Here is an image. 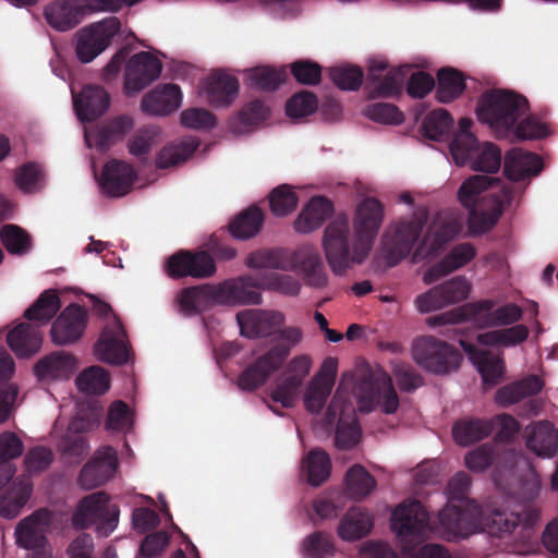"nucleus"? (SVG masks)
<instances>
[{
	"mask_svg": "<svg viewBox=\"0 0 558 558\" xmlns=\"http://www.w3.org/2000/svg\"><path fill=\"white\" fill-rule=\"evenodd\" d=\"M383 218V204L374 197H367L356 208L352 242L350 241L351 231L348 217L339 215L327 226L322 245L328 265L335 275H345L355 264L364 262L381 226Z\"/></svg>",
	"mask_w": 558,
	"mask_h": 558,
	"instance_id": "1",
	"label": "nucleus"
},
{
	"mask_svg": "<svg viewBox=\"0 0 558 558\" xmlns=\"http://www.w3.org/2000/svg\"><path fill=\"white\" fill-rule=\"evenodd\" d=\"M391 527L397 534L403 554L410 558H451L449 550L440 544L416 546L428 538L432 527L429 515L421 501L403 502L396 508Z\"/></svg>",
	"mask_w": 558,
	"mask_h": 558,
	"instance_id": "2",
	"label": "nucleus"
},
{
	"mask_svg": "<svg viewBox=\"0 0 558 558\" xmlns=\"http://www.w3.org/2000/svg\"><path fill=\"white\" fill-rule=\"evenodd\" d=\"M529 109L524 96L506 89H490L482 95L476 113L478 120L487 124L498 137H507Z\"/></svg>",
	"mask_w": 558,
	"mask_h": 558,
	"instance_id": "3",
	"label": "nucleus"
},
{
	"mask_svg": "<svg viewBox=\"0 0 558 558\" xmlns=\"http://www.w3.org/2000/svg\"><path fill=\"white\" fill-rule=\"evenodd\" d=\"M522 318V310L514 303H506L496 307V301L485 299L470 302L462 306L460 312L450 311L432 316L427 324L432 327L470 320L478 328H493L517 324Z\"/></svg>",
	"mask_w": 558,
	"mask_h": 558,
	"instance_id": "4",
	"label": "nucleus"
},
{
	"mask_svg": "<svg viewBox=\"0 0 558 558\" xmlns=\"http://www.w3.org/2000/svg\"><path fill=\"white\" fill-rule=\"evenodd\" d=\"M278 339L280 343L272 345L240 374L238 386L241 390L253 391L263 386L282 366L291 349L302 341L303 332L299 327H284L278 331Z\"/></svg>",
	"mask_w": 558,
	"mask_h": 558,
	"instance_id": "5",
	"label": "nucleus"
},
{
	"mask_svg": "<svg viewBox=\"0 0 558 558\" xmlns=\"http://www.w3.org/2000/svg\"><path fill=\"white\" fill-rule=\"evenodd\" d=\"M99 417L100 410L94 404L78 408L66 430L57 441V450L64 463L78 464L88 456L89 444L86 433L98 426Z\"/></svg>",
	"mask_w": 558,
	"mask_h": 558,
	"instance_id": "6",
	"label": "nucleus"
},
{
	"mask_svg": "<svg viewBox=\"0 0 558 558\" xmlns=\"http://www.w3.org/2000/svg\"><path fill=\"white\" fill-rule=\"evenodd\" d=\"M119 514V506L110 502L107 493L95 492L78 501L71 521L76 530L95 526L98 536L107 537L117 529Z\"/></svg>",
	"mask_w": 558,
	"mask_h": 558,
	"instance_id": "7",
	"label": "nucleus"
},
{
	"mask_svg": "<svg viewBox=\"0 0 558 558\" xmlns=\"http://www.w3.org/2000/svg\"><path fill=\"white\" fill-rule=\"evenodd\" d=\"M520 510L496 509L483 519L486 533L493 537L511 536L514 542L526 544L534 536V525L538 520V511L530 504L520 505Z\"/></svg>",
	"mask_w": 558,
	"mask_h": 558,
	"instance_id": "8",
	"label": "nucleus"
},
{
	"mask_svg": "<svg viewBox=\"0 0 558 558\" xmlns=\"http://www.w3.org/2000/svg\"><path fill=\"white\" fill-rule=\"evenodd\" d=\"M412 354L414 361L422 368L437 375L458 368L462 359L456 348L434 336L416 339L413 343Z\"/></svg>",
	"mask_w": 558,
	"mask_h": 558,
	"instance_id": "9",
	"label": "nucleus"
},
{
	"mask_svg": "<svg viewBox=\"0 0 558 558\" xmlns=\"http://www.w3.org/2000/svg\"><path fill=\"white\" fill-rule=\"evenodd\" d=\"M426 220V215L413 216L396 222L386 231L383 242L390 266L397 265L410 255L421 238Z\"/></svg>",
	"mask_w": 558,
	"mask_h": 558,
	"instance_id": "10",
	"label": "nucleus"
},
{
	"mask_svg": "<svg viewBox=\"0 0 558 558\" xmlns=\"http://www.w3.org/2000/svg\"><path fill=\"white\" fill-rule=\"evenodd\" d=\"M357 389L362 412L369 413L380 407L386 414H393L399 408V397L391 377L386 373L362 379Z\"/></svg>",
	"mask_w": 558,
	"mask_h": 558,
	"instance_id": "11",
	"label": "nucleus"
},
{
	"mask_svg": "<svg viewBox=\"0 0 558 558\" xmlns=\"http://www.w3.org/2000/svg\"><path fill=\"white\" fill-rule=\"evenodd\" d=\"M120 28V20L116 16H110L82 28L78 33L75 49L78 60L83 63L93 61L110 45Z\"/></svg>",
	"mask_w": 558,
	"mask_h": 558,
	"instance_id": "12",
	"label": "nucleus"
},
{
	"mask_svg": "<svg viewBox=\"0 0 558 558\" xmlns=\"http://www.w3.org/2000/svg\"><path fill=\"white\" fill-rule=\"evenodd\" d=\"M217 290L219 305H259L263 302L260 274L227 279L217 284Z\"/></svg>",
	"mask_w": 558,
	"mask_h": 558,
	"instance_id": "13",
	"label": "nucleus"
},
{
	"mask_svg": "<svg viewBox=\"0 0 558 558\" xmlns=\"http://www.w3.org/2000/svg\"><path fill=\"white\" fill-rule=\"evenodd\" d=\"M165 268L172 279L208 278L216 271L214 258L205 251L180 250L167 258Z\"/></svg>",
	"mask_w": 558,
	"mask_h": 558,
	"instance_id": "14",
	"label": "nucleus"
},
{
	"mask_svg": "<svg viewBox=\"0 0 558 558\" xmlns=\"http://www.w3.org/2000/svg\"><path fill=\"white\" fill-rule=\"evenodd\" d=\"M162 63L148 51L132 56L125 64L124 93L134 96L155 82L161 74Z\"/></svg>",
	"mask_w": 558,
	"mask_h": 558,
	"instance_id": "15",
	"label": "nucleus"
},
{
	"mask_svg": "<svg viewBox=\"0 0 558 558\" xmlns=\"http://www.w3.org/2000/svg\"><path fill=\"white\" fill-rule=\"evenodd\" d=\"M470 289L471 286L465 277L457 276L420 294L415 299V305L421 313L438 311L465 300Z\"/></svg>",
	"mask_w": 558,
	"mask_h": 558,
	"instance_id": "16",
	"label": "nucleus"
},
{
	"mask_svg": "<svg viewBox=\"0 0 558 558\" xmlns=\"http://www.w3.org/2000/svg\"><path fill=\"white\" fill-rule=\"evenodd\" d=\"M98 360L113 365L128 363L130 349L126 333L121 320L112 315L110 322L104 327L101 335L94 347Z\"/></svg>",
	"mask_w": 558,
	"mask_h": 558,
	"instance_id": "17",
	"label": "nucleus"
},
{
	"mask_svg": "<svg viewBox=\"0 0 558 558\" xmlns=\"http://www.w3.org/2000/svg\"><path fill=\"white\" fill-rule=\"evenodd\" d=\"M407 72L403 68H389L385 61H372L366 75L369 98H391L401 95Z\"/></svg>",
	"mask_w": 558,
	"mask_h": 558,
	"instance_id": "18",
	"label": "nucleus"
},
{
	"mask_svg": "<svg viewBox=\"0 0 558 558\" xmlns=\"http://www.w3.org/2000/svg\"><path fill=\"white\" fill-rule=\"evenodd\" d=\"M88 323L86 308L76 303L68 305L52 323L50 335L57 345L76 343L83 336Z\"/></svg>",
	"mask_w": 558,
	"mask_h": 558,
	"instance_id": "19",
	"label": "nucleus"
},
{
	"mask_svg": "<svg viewBox=\"0 0 558 558\" xmlns=\"http://www.w3.org/2000/svg\"><path fill=\"white\" fill-rule=\"evenodd\" d=\"M118 466L117 451L111 446L99 448L83 466L78 483L85 489H93L109 481Z\"/></svg>",
	"mask_w": 558,
	"mask_h": 558,
	"instance_id": "20",
	"label": "nucleus"
},
{
	"mask_svg": "<svg viewBox=\"0 0 558 558\" xmlns=\"http://www.w3.org/2000/svg\"><path fill=\"white\" fill-rule=\"evenodd\" d=\"M54 513L40 508L21 520L15 527L17 546L28 549L48 544L47 532L53 522Z\"/></svg>",
	"mask_w": 558,
	"mask_h": 558,
	"instance_id": "21",
	"label": "nucleus"
},
{
	"mask_svg": "<svg viewBox=\"0 0 558 558\" xmlns=\"http://www.w3.org/2000/svg\"><path fill=\"white\" fill-rule=\"evenodd\" d=\"M288 256L289 269L300 270L307 286L324 288L327 284L328 276L317 247L305 244L288 254Z\"/></svg>",
	"mask_w": 558,
	"mask_h": 558,
	"instance_id": "22",
	"label": "nucleus"
},
{
	"mask_svg": "<svg viewBox=\"0 0 558 558\" xmlns=\"http://www.w3.org/2000/svg\"><path fill=\"white\" fill-rule=\"evenodd\" d=\"M77 368L76 357L65 351H54L40 357L33 371L41 384L69 379Z\"/></svg>",
	"mask_w": 558,
	"mask_h": 558,
	"instance_id": "23",
	"label": "nucleus"
},
{
	"mask_svg": "<svg viewBox=\"0 0 558 558\" xmlns=\"http://www.w3.org/2000/svg\"><path fill=\"white\" fill-rule=\"evenodd\" d=\"M235 318L241 335L250 339L270 336L284 322L280 312L264 310H244Z\"/></svg>",
	"mask_w": 558,
	"mask_h": 558,
	"instance_id": "24",
	"label": "nucleus"
},
{
	"mask_svg": "<svg viewBox=\"0 0 558 558\" xmlns=\"http://www.w3.org/2000/svg\"><path fill=\"white\" fill-rule=\"evenodd\" d=\"M460 230L461 227L456 220L437 217L433 220L422 242L415 250L413 260L417 262L437 254L459 234Z\"/></svg>",
	"mask_w": 558,
	"mask_h": 558,
	"instance_id": "25",
	"label": "nucleus"
},
{
	"mask_svg": "<svg viewBox=\"0 0 558 558\" xmlns=\"http://www.w3.org/2000/svg\"><path fill=\"white\" fill-rule=\"evenodd\" d=\"M136 177L133 166L112 159L104 166L99 184L104 194L121 197L131 191Z\"/></svg>",
	"mask_w": 558,
	"mask_h": 558,
	"instance_id": "26",
	"label": "nucleus"
},
{
	"mask_svg": "<svg viewBox=\"0 0 558 558\" xmlns=\"http://www.w3.org/2000/svg\"><path fill=\"white\" fill-rule=\"evenodd\" d=\"M440 534L447 541H458L471 535L476 527L475 520L468 511L449 504L438 515Z\"/></svg>",
	"mask_w": 558,
	"mask_h": 558,
	"instance_id": "27",
	"label": "nucleus"
},
{
	"mask_svg": "<svg viewBox=\"0 0 558 558\" xmlns=\"http://www.w3.org/2000/svg\"><path fill=\"white\" fill-rule=\"evenodd\" d=\"M180 311L186 316H194L219 305L217 284L203 283L181 290L178 296Z\"/></svg>",
	"mask_w": 558,
	"mask_h": 558,
	"instance_id": "28",
	"label": "nucleus"
},
{
	"mask_svg": "<svg viewBox=\"0 0 558 558\" xmlns=\"http://www.w3.org/2000/svg\"><path fill=\"white\" fill-rule=\"evenodd\" d=\"M476 256V248L469 242L454 245L437 264L433 265L423 277L425 284H432L440 278L465 266Z\"/></svg>",
	"mask_w": 558,
	"mask_h": 558,
	"instance_id": "29",
	"label": "nucleus"
},
{
	"mask_svg": "<svg viewBox=\"0 0 558 558\" xmlns=\"http://www.w3.org/2000/svg\"><path fill=\"white\" fill-rule=\"evenodd\" d=\"M181 98L178 85L166 84L145 94L142 98L141 109L149 116H167L180 107Z\"/></svg>",
	"mask_w": 558,
	"mask_h": 558,
	"instance_id": "30",
	"label": "nucleus"
},
{
	"mask_svg": "<svg viewBox=\"0 0 558 558\" xmlns=\"http://www.w3.org/2000/svg\"><path fill=\"white\" fill-rule=\"evenodd\" d=\"M526 447L539 457L550 458L558 450V429L549 421L534 422L525 427Z\"/></svg>",
	"mask_w": 558,
	"mask_h": 558,
	"instance_id": "31",
	"label": "nucleus"
},
{
	"mask_svg": "<svg viewBox=\"0 0 558 558\" xmlns=\"http://www.w3.org/2000/svg\"><path fill=\"white\" fill-rule=\"evenodd\" d=\"M460 343L476 366L486 386H495L502 380L505 363L499 355L487 350L477 349L465 341H460Z\"/></svg>",
	"mask_w": 558,
	"mask_h": 558,
	"instance_id": "32",
	"label": "nucleus"
},
{
	"mask_svg": "<svg viewBox=\"0 0 558 558\" xmlns=\"http://www.w3.org/2000/svg\"><path fill=\"white\" fill-rule=\"evenodd\" d=\"M109 105V94L98 85H87L80 96L74 97V107L82 121H95L108 110Z\"/></svg>",
	"mask_w": 558,
	"mask_h": 558,
	"instance_id": "33",
	"label": "nucleus"
},
{
	"mask_svg": "<svg viewBox=\"0 0 558 558\" xmlns=\"http://www.w3.org/2000/svg\"><path fill=\"white\" fill-rule=\"evenodd\" d=\"M543 169L541 157L522 148H512L505 156L504 173L512 181L538 174Z\"/></svg>",
	"mask_w": 558,
	"mask_h": 558,
	"instance_id": "34",
	"label": "nucleus"
},
{
	"mask_svg": "<svg viewBox=\"0 0 558 558\" xmlns=\"http://www.w3.org/2000/svg\"><path fill=\"white\" fill-rule=\"evenodd\" d=\"M333 214V204L324 196H314L301 210L294 221V229L299 233H311L323 226Z\"/></svg>",
	"mask_w": 558,
	"mask_h": 558,
	"instance_id": "35",
	"label": "nucleus"
},
{
	"mask_svg": "<svg viewBox=\"0 0 558 558\" xmlns=\"http://www.w3.org/2000/svg\"><path fill=\"white\" fill-rule=\"evenodd\" d=\"M7 342L19 357H29L39 351L43 337L37 326L20 323L8 333Z\"/></svg>",
	"mask_w": 558,
	"mask_h": 558,
	"instance_id": "36",
	"label": "nucleus"
},
{
	"mask_svg": "<svg viewBox=\"0 0 558 558\" xmlns=\"http://www.w3.org/2000/svg\"><path fill=\"white\" fill-rule=\"evenodd\" d=\"M374 525L371 513L361 507H351L341 519L338 535L344 541H355L367 535Z\"/></svg>",
	"mask_w": 558,
	"mask_h": 558,
	"instance_id": "37",
	"label": "nucleus"
},
{
	"mask_svg": "<svg viewBox=\"0 0 558 558\" xmlns=\"http://www.w3.org/2000/svg\"><path fill=\"white\" fill-rule=\"evenodd\" d=\"M206 93L211 105L229 106L239 93V81L223 72L214 73L207 80Z\"/></svg>",
	"mask_w": 558,
	"mask_h": 558,
	"instance_id": "38",
	"label": "nucleus"
},
{
	"mask_svg": "<svg viewBox=\"0 0 558 558\" xmlns=\"http://www.w3.org/2000/svg\"><path fill=\"white\" fill-rule=\"evenodd\" d=\"M544 383L536 375H529L519 381L506 385L496 392L495 400L501 407L514 404L526 397L537 395Z\"/></svg>",
	"mask_w": 558,
	"mask_h": 558,
	"instance_id": "39",
	"label": "nucleus"
},
{
	"mask_svg": "<svg viewBox=\"0 0 558 558\" xmlns=\"http://www.w3.org/2000/svg\"><path fill=\"white\" fill-rule=\"evenodd\" d=\"M32 484L28 481H12L8 490L0 495V517L13 519L17 517L32 495Z\"/></svg>",
	"mask_w": 558,
	"mask_h": 558,
	"instance_id": "40",
	"label": "nucleus"
},
{
	"mask_svg": "<svg viewBox=\"0 0 558 558\" xmlns=\"http://www.w3.org/2000/svg\"><path fill=\"white\" fill-rule=\"evenodd\" d=\"M499 184V179L485 174H475L465 180L458 191V198L470 210L472 219L476 218V204L483 192Z\"/></svg>",
	"mask_w": 558,
	"mask_h": 558,
	"instance_id": "41",
	"label": "nucleus"
},
{
	"mask_svg": "<svg viewBox=\"0 0 558 558\" xmlns=\"http://www.w3.org/2000/svg\"><path fill=\"white\" fill-rule=\"evenodd\" d=\"M492 432L493 424L490 421L475 417L461 418L452 427L454 441L464 447L486 438Z\"/></svg>",
	"mask_w": 558,
	"mask_h": 558,
	"instance_id": "42",
	"label": "nucleus"
},
{
	"mask_svg": "<svg viewBox=\"0 0 558 558\" xmlns=\"http://www.w3.org/2000/svg\"><path fill=\"white\" fill-rule=\"evenodd\" d=\"M44 15L52 28L66 32L81 23L83 9L72 7L68 2H54L45 8Z\"/></svg>",
	"mask_w": 558,
	"mask_h": 558,
	"instance_id": "43",
	"label": "nucleus"
},
{
	"mask_svg": "<svg viewBox=\"0 0 558 558\" xmlns=\"http://www.w3.org/2000/svg\"><path fill=\"white\" fill-rule=\"evenodd\" d=\"M464 89L465 78L461 71L449 66L438 70L436 98L439 102L453 101L462 95Z\"/></svg>",
	"mask_w": 558,
	"mask_h": 558,
	"instance_id": "44",
	"label": "nucleus"
},
{
	"mask_svg": "<svg viewBox=\"0 0 558 558\" xmlns=\"http://www.w3.org/2000/svg\"><path fill=\"white\" fill-rule=\"evenodd\" d=\"M133 125L132 118L128 116L112 119L93 134L95 146L101 151L109 149L117 141L123 138Z\"/></svg>",
	"mask_w": 558,
	"mask_h": 558,
	"instance_id": "45",
	"label": "nucleus"
},
{
	"mask_svg": "<svg viewBox=\"0 0 558 558\" xmlns=\"http://www.w3.org/2000/svg\"><path fill=\"white\" fill-rule=\"evenodd\" d=\"M472 124L471 119L462 118L459 121V130L450 142V153L458 166H464L470 154L474 151L477 138L471 132Z\"/></svg>",
	"mask_w": 558,
	"mask_h": 558,
	"instance_id": "46",
	"label": "nucleus"
},
{
	"mask_svg": "<svg viewBox=\"0 0 558 558\" xmlns=\"http://www.w3.org/2000/svg\"><path fill=\"white\" fill-rule=\"evenodd\" d=\"M529 332V328L525 325L517 324L509 328L480 333L477 342L487 347H514L525 341Z\"/></svg>",
	"mask_w": 558,
	"mask_h": 558,
	"instance_id": "47",
	"label": "nucleus"
},
{
	"mask_svg": "<svg viewBox=\"0 0 558 558\" xmlns=\"http://www.w3.org/2000/svg\"><path fill=\"white\" fill-rule=\"evenodd\" d=\"M198 146L199 141L194 137L167 145L159 151L156 166L166 169L184 162L197 150Z\"/></svg>",
	"mask_w": 558,
	"mask_h": 558,
	"instance_id": "48",
	"label": "nucleus"
},
{
	"mask_svg": "<svg viewBox=\"0 0 558 558\" xmlns=\"http://www.w3.org/2000/svg\"><path fill=\"white\" fill-rule=\"evenodd\" d=\"M471 162V167L475 171L495 173L501 166V151L492 143L481 145L476 141L474 151L468 157L466 163Z\"/></svg>",
	"mask_w": 558,
	"mask_h": 558,
	"instance_id": "49",
	"label": "nucleus"
},
{
	"mask_svg": "<svg viewBox=\"0 0 558 558\" xmlns=\"http://www.w3.org/2000/svg\"><path fill=\"white\" fill-rule=\"evenodd\" d=\"M264 222L263 211L252 206L242 211L230 225V233L240 240H246L255 236L262 229Z\"/></svg>",
	"mask_w": 558,
	"mask_h": 558,
	"instance_id": "50",
	"label": "nucleus"
},
{
	"mask_svg": "<svg viewBox=\"0 0 558 558\" xmlns=\"http://www.w3.org/2000/svg\"><path fill=\"white\" fill-rule=\"evenodd\" d=\"M75 384L81 392L99 396L109 390L110 375L101 366L94 365L80 373Z\"/></svg>",
	"mask_w": 558,
	"mask_h": 558,
	"instance_id": "51",
	"label": "nucleus"
},
{
	"mask_svg": "<svg viewBox=\"0 0 558 558\" xmlns=\"http://www.w3.org/2000/svg\"><path fill=\"white\" fill-rule=\"evenodd\" d=\"M61 300L56 290L44 291L36 302L29 306L24 317L28 320L48 323L60 310Z\"/></svg>",
	"mask_w": 558,
	"mask_h": 558,
	"instance_id": "52",
	"label": "nucleus"
},
{
	"mask_svg": "<svg viewBox=\"0 0 558 558\" xmlns=\"http://www.w3.org/2000/svg\"><path fill=\"white\" fill-rule=\"evenodd\" d=\"M307 481L312 486H319L330 476L331 461L328 453L322 449H313L303 461Z\"/></svg>",
	"mask_w": 558,
	"mask_h": 558,
	"instance_id": "53",
	"label": "nucleus"
},
{
	"mask_svg": "<svg viewBox=\"0 0 558 558\" xmlns=\"http://www.w3.org/2000/svg\"><path fill=\"white\" fill-rule=\"evenodd\" d=\"M345 485L349 495L360 500L371 494L376 486V481L364 466L354 464L347 472Z\"/></svg>",
	"mask_w": 558,
	"mask_h": 558,
	"instance_id": "54",
	"label": "nucleus"
},
{
	"mask_svg": "<svg viewBox=\"0 0 558 558\" xmlns=\"http://www.w3.org/2000/svg\"><path fill=\"white\" fill-rule=\"evenodd\" d=\"M0 241L12 255H25L32 248L31 235L16 225H4L0 229Z\"/></svg>",
	"mask_w": 558,
	"mask_h": 558,
	"instance_id": "55",
	"label": "nucleus"
},
{
	"mask_svg": "<svg viewBox=\"0 0 558 558\" xmlns=\"http://www.w3.org/2000/svg\"><path fill=\"white\" fill-rule=\"evenodd\" d=\"M245 265L248 268L289 269L288 252L276 250H258L246 256Z\"/></svg>",
	"mask_w": 558,
	"mask_h": 558,
	"instance_id": "56",
	"label": "nucleus"
},
{
	"mask_svg": "<svg viewBox=\"0 0 558 558\" xmlns=\"http://www.w3.org/2000/svg\"><path fill=\"white\" fill-rule=\"evenodd\" d=\"M251 87L258 90H275L286 80V72L271 66H256L246 72Z\"/></svg>",
	"mask_w": 558,
	"mask_h": 558,
	"instance_id": "57",
	"label": "nucleus"
},
{
	"mask_svg": "<svg viewBox=\"0 0 558 558\" xmlns=\"http://www.w3.org/2000/svg\"><path fill=\"white\" fill-rule=\"evenodd\" d=\"M453 119L446 109L429 112L422 124L423 134L432 141H441L452 128Z\"/></svg>",
	"mask_w": 558,
	"mask_h": 558,
	"instance_id": "58",
	"label": "nucleus"
},
{
	"mask_svg": "<svg viewBox=\"0 0 558 558\" xmlns=\"http://www.w3.org/2000/svg\"><path fill=\"white\" fill-rule=\"evenodd\" d=\"M301 551L304 558H331L335 546L328 533L316 531L303 539Z\"/></svg>",
	"mask_w": 558,
	"mask_h": 558,
	"instance_id": "59",
	"label": "nucleus"
},
{
	"mask_svg": "<svg viewBox=\"0 0 558 558\" xmlns=\"http://www.w3.org/2000/svg\"><path fill=\"white\" fill-rule=\"evenodd\" d=\"M333 84L342 90H357L362 85L364 73L357 65H337L329 69Z\"/></svg>",
	"mask_w": 558,
	"mask_h": 558,
	"instance_id": "60",
	"label": "nucleus"
},
{
	"mask_svg": "<svg viewBox=\"0 0 558 558\" xmlns=\"http://www.w3.org/2000/svg\"><path fill=\"white\" fill-rule=\"evenodd\" d=\"M269 205L275 216L283 217L296 208L298 196L289 185L282 184L271 191Z\"/></svg>",
	"mask_w": 558,
	"mask_h": 558,
	"instance_id": "61",
	"label": "nucleus"
},
{
	"mask_svg": "<svg viewBox=\"0 0 558 558\" xmlns=\"http://www.w3.org/2000/svg\"><path fill=\"white\" fill-rule=\"evenodd\" d=\"M260 280L263 290L276 291L291 296L298 295L301 289L299 280L290 275L260 274Z\"/></svg>",
	"mask_w": 558,
	"mask_h": 558,
	"instance_id": "62",
	"label": "nucleus"
},
{
	"mask_svg": "<svg viewBox=\"0 0 558 558\" xmlns=\"http://www.w3.org/2000/svg\"><path fill=\"white\" fill-rule=\"evenodd\" d=\"M318 107L316 95L308 90L294 94L286 104V113L290 118H303L314 113Z\"/></svg>",
	"mask_w": 558,
	"mask_h": 558,
	"instance_id": "63",
	"label": "nucleus"
},
{
	"mask_svg": "<svg viewBox=\"0 0 558 558\" xmlns=\"http://www.w3.org/2000/svg\"><path fill=\"white\" fill-rule=\"evenodd\" d=\"M290 72L299 84L315 86L322 81L323 68L313 60L301 59L290 64Z\"/></svg>",
	"mask_w": 558,
	"mask_h": 558,
	"instance_id": "64",
	"label": "nucleus"
}]
</instances>
